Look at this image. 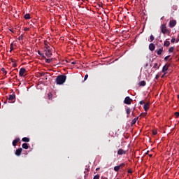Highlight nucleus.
I'll use <instances>...</instances> for the list:
<instances>
[{"label": "nucleus", "instance_id": "nucleus-1", "mask_svg": "<svg viewBox=\"0 0 179 179\" xmlns=\"http://www.w3.org/2000/svg\"><path fill=\"white\" fill-rule=\"evenodd\" d=\"M66 82V76L59 75L56 78L57 85H64Z\"/></svg>", "mask_w": 179, "mask_h": 179}, {"label": "nucleus", "instance_id": "nucleus-2", "mask_svg": "<svg viewBox=\"0 0 179 179\" xmlns=\"http://www.w3.org/2000/svg\"><path fill=\"white\" fill-rule=\"evenodd\" d=\"M160 29L162 34L169 35L171 33L170 30L167 29V27L166 26V24H162L160 27Z\"/></svg>", "mask_w": 179, "mask_h": 179}, {"label": "nucleus", "instance_id": "nucleus-3", "mask_svg": "<svg viewBox=\"0 0 179 179\" xmlns=\"http://www.w3.org/2000/svg\"><path fill=\"white\" fill-rule=\"evenodd\" d=\"M44 52L45 55H46V57H48V58H50V57L52 56V52H51V49H44Z\"/></svg>", "mask_w": 179, "mask_h": 179}, {"label": "nucleus", "instance_id": "nucleus-4", "mask_svg": "<svg viewBox=\"0 0 179 179\" xmlns=\"http://www.w3.org/2000/svg\"><path fill=\"white\" fill-rule=\"evenodd\" d=\"M124 104H127L128 106H129V104L132 103V99H131V97L129 96H127L124 100Z\"/></svg>", "mask_w": 179, "mask_h": 179}, {"label": "nucleus", "instance_id": "nucleus-5", "mask_svg": "<svg viewBox=\"0 0 179 179\" xmlns=\"http://www.w3.org/2000/svg\"><path fill=\"white\" fill-rule=\"evenodd\" d=\"M117 155L119 156H122V155H127V150H124V149H122V148H120L118 150H117Z\"/></svg>", "mask_w": 179, "mask_h": 179}, {"label": "nucleus", "instance_id": "nucleus-6", "mask_svg": "<svg viewBox=\"0 0 179 179\" xmlns=\"http://www.w3.org/2000/svg\"><path fill=\"white\" fill-rule=\"evenodd\" d=\"M176 24H177V21H176V20H172L169 22V27H171V29H173Z\"/></svg>", "mask_w": 179, "mask_h": 179}, {"label": "nucleus", "instance_id": "nucleus-7", "mask_svg": "<svg viewBox=\"0 0 179 179\" xmlns=\"http://www.w3.org/2000/svg\"><path fill=\"white\" fill-rule=\"evenodd\" d=\"M24 73H26V69L21 68L19 71V76H24Z\"/></svg>", "mask_w": 179, "mask_h": 179}, {"label": "nucleus", "instance_id": "nucleus-8", "mask_svg": "<svg viewBox=\"0 0 179 179\" xmlns=\"http://www.w3.org/2000/svg\"><path fill=\"white\" fill-rule=\"evenodd\" d=\"M23 151V149H22V148H17L15 150V156H20V155H22V152Z\"/></svg>", "mask_w": 179, "mask_h": 179}, {"label": "nucleus", "instance_id": "nucleus-9", "mask_svg": "<svg viewBox=\"0 0 179 179\" xmlns=\"http://www.w3.org/2000/svg\"><path fill=\"white\" fill-rule=\"evenodd\" d=\"M8 100H9L10 101H13V100H16V95H15V94H10Z\"/></svg>", "mask_w": 179, "mask_h": 179}, {"label": "nucleus", "instance_id": "nucleus-10", "mask_svg": "<svg viewBox=\"0 0 179 179\" xmlns=\"http://www.w3.org/2000/svg\"><path fill=\"white\" fill-rule=\"evenodd\" d=\"M155 52H157V55H162L163 52H164V50H163V48H161L157 50H155Z\"/></svg>", "mask_w": 179, "mask_h": 179}, {"label": "nucleus", "instance_id": "nucleus-11", "mask_svg": "<svg viewBox=\"0 0 179 179\" xmlns=\"http://www.w3.org/2000/svg\"><path fill=\"white\" fill-rule=\"evenodd\" d=\"M170 66V64H166L163 69H162V72L166 75V71H169V67Z\"/></svg>", "mask_w": 179, "mask_h": 179}, {"label": "nucleus", "instance_id": "nucleus-12", "mask_svg": "<svg viewBox=\"0 0 179 179\" xmlns=\"http://www.w3.org/2000/svg\"><path fill=\"white\" fill-rule=\"evenodd\" d=\"M149 107H150V104L149 103V102H146L143 106L145 111H148V110H149Z\"/></svg>", "mask_w": 179, "mask_h": 179}, {"label": "nucleus", "instance_id": "nucleus-13", "mask_svg": "<svg viewBox=\"0 0 179 179\" xmlns=\"http://www.w3.org/2000/svg\"><path fill=\"white\" fill-rule=\"evenodd\" d=\"M155 48H156V46H155L154 43H150L149 45V50H150V51H155Z\"/></svg>", "mask_w": 179, "mask_h": 179}, {"label": "nucleus", "instance_id": "nucleus-14", "mask_svg": "<svg viewBox=\"0 0 179 179\" xmlns=\"http://www.w3.org/2000/svg\"><path fill=\"white\" fill-rule=\"evenodd\" d=\"M20 141V138H17L13 141V146H17V143Z\"/></svg>", "mask_w": 179, "mask_h": 179}, {"label": "nucleus", "instance_id": "nucleus-15", "mask_svg": "<svg viewBox=\"0 0 179 179\" xmlns=\"http://www.w3.org/2000/svg\"><path fill=\"white\" fill-rule=\"evenodd\" d=\"M44 45H45V48H44L45 50H48L50 48V46L48 45V42H47V41H45Z\"/></svg>", "mask_w": 179, "mask_h": 179}, {"label": "nucleus", "instance_id": "nucleus-16", "mask_svg": "<svg viewBox=\"0 0 179 179\" xmlns=\"http://www.w3.org/2000/svg\"><path fill=\"white\" fill-rule=\"evenodd\" d=\"M138 118H139L138 117L134 118V119L131 121V125H135V124H136V122L138 121Z\"/></svg>", "mask_w": 179, "mask_h": 179}, {"label": "nucleus", "instance_id": "nucleus-17", "mask_svg": "<svg viewBox=\"0 0 179 179\" xmlns=\"http://www.w3.org/2000/svg\"><path fill=\"white\" fill-rule=\"evenodd\" d=\"M132 111V110L131 109V108H126V113L127 114V115H129L131 114V112Z\"/></svg>", "mask_w": 179, "mask_h": 179}, {"label": "nucleus", "instance_id": "nucleus-18", "mask_svg": "<svg viewBox=\"0 0 179 179\" xmlns=\"http://www.w3.org/2000/svg\"><path fill=\"white\" fill-rule=\"evenodd\" d=\"M22 147L23 149H26V150L29 149V145L26 143H23L22 145Z\"/></svg>", "mask_w": 179, "mask_h": 179}, {"label": "nucleus", "instance_id": "nucleus-19", "mask_svg": "<svg viewBox=\"0 0 179 179\" xmlns=\"http://www.w3.org/2000/svg\"><path fill=\"white\" fill-rule=\"evenodd\" d=\"M22 142H30V138L28 137H24L22 139Z\"/></svg>", "mask_w": 179, "mask_h": 179}, {"label": "nucleus", "instance_id": "nucleus-20", "mask_svg": "<svg viewBox=\"0 0 179 179\" xmlns=\"http://www.w3.org/2000/svg\"><path fill=\"white\" fill-rule=\"evenodd\" d=\"M45 62L46 64H51V62H52V59H47V57H45Z\"/></svg>", "mask_w": 179, "mask_h": 179}, {"label": "nucleus", "instance_id": "nucleus-21", "mask_svg": "<svg viewBox=\"0 0 179 179\" xmlns=\"http://www.w3.org/2000/svg\"><path fill=\"white\" fill-rule=\"evenodd\" d=\"M164 47H169L170 45V41H165L164 43Z\"/></svg>", "mask_w": 179, "mask_h": 179}, {"label": "nucleus", "instance_id": "nucleus-22", "mask_svg": "<svg viewBox=\"0 0 179 179\" xmlns=\"http://www.w3.org/2000/svg\"><path fill=\"white\" fill-rule=\"evenodd\" d=\"M140 86H146V82L145 80H143L139 83Z\"/></svg>", "mask_w": 179, "mask_h": 179}, {"label": "nucleus", "instance_id": "nucleus-23", "mask_svg": "<svg viewBox=\"0 0 179 179\" xmlns=\"http://www.w3.org/2000/svg\"><path fill=\"white\" fill-rule=\"evenodd\" d=\"M13 50H15V48H13V43H12L10 46V52H12Z\"/></svg>", "mask_w": 179, "mask_h": 179}, {"label": "nucleus", "instance_id": "nucleus-24", "mask_svg": "<svg viewBox=\"0 0 179 179\" xmlns=\"http://www.w3.org/2000/svg\"><path fill=\"white\" fill-rule=\"evenodd\" d=\"M24 19H30V14L27 13L24 16Z\"/></svg>", "mask_w": 179, "mask_h": 179}, {"label": "nucleus", "instance_id": "nucleus-25", "mask_svg": "<svg viewBox=\"0 0 179 179\" xmlns=\"http://www.w3.org/2000/svg\"><path fill=\"white\" fill-rule=\"evenodd\" d=\"M120 166H116L114 167V171H120Z\"/></svg>", "mask_w": 179, "mask_h": 179}, {"label": "nucleus", "instance_id": "nucleus-26", "mask_svg": "<svg viewBox=\"0 0 179 179\" xmlns=\"http://www.w3.org/2000/svg\"><path fill=\"white\" fill-rule=\"evenodd\" d=\"M150 42L153 41L155 40V36L153 35H151L150 36Z\"/></svg>", "mask_w": 179, "mask_h": 179}, {"label": "nucleus", "instance_id": "nucleus-27", "mask_svg": "<svg viewBox=\"0 0 179 179\" xmlns=\"http://www.w3.org/2000/svg\"><path fill=\"white\" fill-rule=\"evenodd\" d=\"M174 51V47H171L169 50V52H173Z\"/></svg>", "mask_w": 179, "mask_h": 179}, {"label": "nucleus", "instance_id": "nucleus-28", "mask_svg": "<svg viewBox=\"0 0 179 179\" xmlns=\"http://www.w3.org/2000/svg\"><path fill=\"white\" fill-rule=\"evenodd\" d=\"M93 179H100V175L97 174L94 176Z\"/></svg>", "mask_w": 179, "mask_h": 179}, {"label": "nucleus", "instance_id": "nucleus-29", "mask_svg": "<svg viewBox=\"0 0 179 179\" xmlns=\"http://www.w3.org/2000/svg\"><path fill=\"white\" fill-rule=\"evenodd\" d=\"M118 166H119V168L122 169V167H124L125 166V164L124 163H122V164H120Z\"/></svg>", "mask_w": 179, "mask_h": 179}, {"label": "nucleus", "instance_id": "nucleus-30", "mask_svg": "<svg viewBox=\"0 0 179 179\" xmlns=\"http://www.w3.org/2000/svg\"><path fill=\"white\" fill-rule=\"evenodd\" d=\"M176 41V38H172V39L171 40V43H172L173 44H174Z\"/></svg>", "mask_w": 179, "mask_h": 179}, {"label": "nucleus", "instance_id": "nucleus-31", "mask_svg": "<svg viewBox=\"0 0 179 179\" xmlns=\"http://www.w3.org/2000/svg\"><path fill=\"white\" fill-rule=\"evenodd\" d=\"M1 72L5 73V75H6V73H8V72L6 71H5V68H1Z\"/></svg>", "mask_w": 179, "mask_h": 179}, {"label": "nucleus", "instance_id": "nucleus-32", "mask_svg": "<svg viewBox=\"0 0 179 179\" xmlns=\"http://www.w3.org/2000/svg\"><path fill=\"white\" fill-rule=\"evenodd\" d=\"M139 104H141V106H142L143 104H146V103H145L144 101H140Z\"/></svg>", "mask_w": 179, "mask_h": 179}, {"label": "nucleus", "instance_id": "nucleus-33", "mask_svg": "<svg viewBox=\"0 0 179 179\" xmlns=\"http://www.w3.org/2000/svg\"><path fill=\"white\" fill-rule=\"evenodd\" d=\"M174 115L176 117V118H178L179 117V113L178 112H176Z\"/></svg>", "mask_w": 179, "mask_h": 179}, {"label": "nucleus", "instance_id": "nucleus-34", "mask_svg": "<svg viewBox=\"0 0 179 179\" xmlns=\"http://www.w3.org/2000/svg\"><path fill=\"white\" fill-rule=\"evenodd\" d=\"M41 57L43 58V59H45V56L44 55V53H41Z\"/></svg>", "mask_w": 179, "mask_h": 179}, {"label": "nucleus", "instance_id": "nucleus-35", "mask_svg": "<svg viewBox=\"0 0 179 179\" xmlns=\"http://www.w3.org/2000/svg\"><path fill=\"white\" fill-rule=\"evenodd\" d=\"M169 58H170V55H168V56L165 57L164 61H168Z\"/></svg>", "mask_w": 179, "mask_h": 179}, {"label": "nucleus", "instance_id": "nucleus-36", "mask_svg": "<svg viewBox=\"0 0 179 179\" xmlns=\"http://www.w3.org/2000/svg\"><path fill=\"white\" fill-rule=\"evenodd\" d=\"M87 78H89V75L86 74L84 77V80H87Z\"/></svg>", "mask_w": 179, "mask_h": 179}, {"label": "nucleus", "instance_id": "nucleus-37", "mask_svg": "<svg viewBox=\"0 0 179 179\" xmlns=\"http://www.w3.org/2000/svg\"><path fill=\"white\" fill-rule=\"evenodd\" d=\"M152 135H157V131L155 130L152 131Z\"/></svg>", "mask_w": 179, "mask_h": 179}, {"label": "nucleus", "instance_id": "nucleus-38", "mask_svg": "<svg viewBox=\"0 0 179 179\" xmlns=\"http://www.w3.org/2000/svg\"><path fill=\"white\" fill-rule=\"evenodd\" d=\"M128 174H132V169H129L127 171Z\"/></svg>", "mask_w": 179, "mask_h": 179}, {"label": "nucleus", "instance_id": "nucleus-39", "mask_svg": "<svg viewBox=\"0 0 179 179\" xmlns=\"http://www.w3.org/2000/svg\"><path fill=\"white\" fill-rule=\"evenodd\" d=\"M18 40H23V35L20 36Z\"/></svg>", "mask_w": 179, "mask_h": 179}, {"label": "nucleus", "instance_id": "nucleus-40", "mask_svg": "<svg viewBox=\"0 0 179 179\" xmlns=\"http://www.w3.org/2000/svg\"><path fill=\"white\" fill-rule=\"evenodd\" d=\"M24 31H29V30H30V29L28 28V27H25V28L24 29Z\"/></svg>", "mask_w": 179, "mask_h": 179}, {"label": "nucleus", "instance_id": "nucleus-41", "mask_svg": "<svg viewBox=\"0 0 179 179\" xmlns=\"http://www.w3.org/2000/svg\"><path fill=\"white\" fill-rule=\"evenodd\" d=\"M16 66H17V64H16V62L15 63H13V68H16Z\"/></svg>", "mask_w": 179, "mask_h": 179}, {"label": "nucleus", "instance_id": "nucleus-42", "mask_svg": "<svg viewBox=\"0 0 179 179\" xmlns=\"http://www.w3.org/2000/svg\"><path fill=\"white\" fill-rule=\"evenodd\" d=\"M11 62H13V64L16 63V61L14 59H10Z\"/></svg>", "mask_w": 179, "mask_h": 179}, {"label": "nucleus", "instance_id": "nucleus-43", "mask_svg": "<svg viewBox=\"0 0 179 179\" xmlns=\"http://www.w3.org/2000/svg\"><path fill=\"white\" fill-rule=\"evenodd\" d=\"M159 78H160V76L159 75V74H157L156 76H155V79H159Z\"/></svg>", "mask_w": 179, "mask_h": 179}, {"label": "nucleus", "instance_id": "nucleus-44", "mask_svg": "<svg viewBox=\"0 0 179 179\" xmlns=\"http://www.w3.org/2000/svg\"><path fill=\"white\" fill-rule=\"evenodd\" d=\"M153 68H154V69L157 68V63H155V64H154Z\"/></svg>", "mask_w": 179, "mask_h": 179}, {"label": "nucleus", "instance_id": "nucleus-45", "mask_svg": "<svg viewBox=\"0 0 179 179\" xmlns=\"http://www.w3.org/2000/svg\"><path fill=\"white\" fill-rule=\"evenodd\" d=\"M146 114H148V113H143V115H141V117H146Z\"/></svg>", "mask_w": 179, "mask_h": 179}, {"label": "nucleus", "instance_id": "nucleus-46", "mask_svg": "<svg viewBox=\"0 0 179 179\" xmlns=\"http://www.w3.org/2000/svg\"><path fill=\"white\" fill-rule=\"evenodd\" d=\"M101 179H108V178H107V177H105V176H101Z\"/></svg>", "mask_w": 179, "mask_h": 179}, {"label": "nucleus", "instance_id": "nucleus-47", "mask_svg": "<svg viewBox=\"0 0 179 179\" xmlns=\"http://www.w3.org/2000/svg\"><path fill=\"white\" fill-rule=\"evenodd\" d=\"M38 54L39 55H41V52H40V50H38Z\"/></svg>", "mask_w": 179, "mask_h": 179}, {"label": "nucleus", "instance_id": "nucleus-48", "mask_svg": "<svg viewBox=\"0 0 179 179\" xmlns=\"http://www.w3.org/2000/svg\"><path fill=\"white\" fill-rule=\"evenodd\" d=\"M71 64H72L73 65H75V64H76V62H72Z\"/></svg>", "mask_w": 179, "mask_h": 179}, {"label": "nucleus", "instance_id": "nucleus-49", "mask_svg": "<svg viewBox=\"0 0 179 179\" xmlns=\"http://www.w3.org/2000/svg\"><path fill=\"white\" fill-rule=\"evenodd\" d=\"M44 75H45V73H41V76H44Z\"/></svg>", "mask_w": 179, "mask_h": 179}, {"label": "nucleus", "instance_id": "nucleus-50", "mask_svg": "<svg viewBox=\"0 0 179 179\" xmlns=\"http://www.w3.org/2000/svg\"><path fill=\"white\" fill-rule=\"evenodd\" d=\"M163 19H164V16L161 17V20H163Z\"/></svg>", "mask_w": 179, "mask_h": 179}, {"label": "nucleus", "instance_id": "nucleus-51", "mask_svg": "<svg viewBox=\"0 0 179 179\" xmlns=\"http://www.w3.org/2000/svg\"><path fill=\"white\" fill-rule=\"evenodd\" d=\"M145 155H149V151H147V152L145 153Z\"/></svg>", "mask_w": 179, "mask_h": 179}, {"label": "nucleus", "instance_id": "nucleus-52", "mask_svg": "<svg viewBox=\"0 0 179 179\" xmlns=\"http://www.w3.org/2000/svg\"><path fill=\"white\" fill-rule=\"evenodd\" d=\"M152 156H153V155H149V157H152Z\"/></svg>", "mask_w": 179, "mask_h": 179}, {"label": "nucleus", "instance_id": "nucleus-53", "mask_svg": "<svg viewBox=\"0 0 179 179\" xmlns=\"http://www.w3.org/2000/svg\"><path fill=\"white\" fill-rule=\"evenodd\" d=\"M10 31H12V33H13V30H12V29H10Z\"/></svg>", "mask_w": 179, "mask_h": 179}, {"label": "nucleus", "instance_id": "nucleus-54", "mask_svg": "<svg viewBox=\"0 0 179 179\" xmlns=\"http://www.w3.org/2000/svg\"><path fill=\"white\" fill-rule=\"evenodd\" d=\"M178 41H179V39H177V40H176V43H178Z\"/></svg>", "mask_w": 179, "mask_h": 179}, {"label": "nucleus", "instance_id": "nucleus-55", "mask_svg": "<svg viewBox=\"0 0 179 179\" xmlns=\"http://www.w3.org/2000/svg\"><path fill=\"white\" fill-rule=\"evenodd\" d=\"M132 115H135V113H134V112H132Z\"/></svg>", "mask_w": 179, "mask_h": 179}, {"label": "nucleus", "instance_id": "nucleus-56", "mask_svg": "<svg viewBox=\"0 0 179 179\" xmlns=\"http://www.w3.org/2000/svg\"><path fill=\"white\" fill-rule=\"evenodd\" d=\"M164 76H162V78H164Z\"/></svg>", "mask_w": 179, "mask_h": 179}, {"label": "nucleus", "instance_id": "nucleus-57", "mask_svg": "<svg viewBox=\"0 0 179 179\" xmlns=\"http://www.w3.org/2000/svg\"><path fill=\"white\" fill-rule=\"evenodd\" d=\"M169 61H171V59H170Z\"/></svg>", "mask_w": 179, "mask_h": 179}, {"label": "nucleus", "instance_id": "nucleus-58", "mask_svg": "<svg viewBox=\"0 0 179 179\" xmlns=\"http://www.w3.org/2000/svg\"><path fill=\"white\" fill-rule=\"evenodd\" d=\"M99 170V169H96V171Z\"/></svg>", "mask_w": 179, "mask_h": 179}, {"label": "nucleus", "instance_id": "nucleus-59", "mask_svg": "<svg viewBox=\"0 0 179 179\" xmlns=\"http://www.w3.org/2000/svg\"><path fill=\"white\" fill-rule=\"evenodd\" d=\"M82 1H85V0H82Z\"/></svg>", "mask_w": 179, "mask_h": 179}]
</instances>
